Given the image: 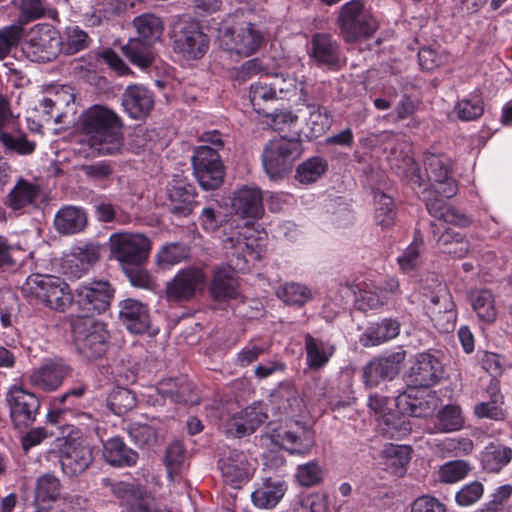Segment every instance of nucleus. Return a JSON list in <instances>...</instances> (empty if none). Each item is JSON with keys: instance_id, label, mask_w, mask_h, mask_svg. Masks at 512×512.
I'll return each mask as SVG.
<instances>
[{"instance_id": "69168bd1", "label": "nucleus", "mask_w": 512, "mask_h": 512, "mask_svg": "<svg viewBox=\"0 0 512 512\" xmlns=\"http://www.w3.org/2000/svg\"><path fill=\"white\" fill-rule=\"evenodd\" d=\"M279 99L274 87L271 85L270 77L262 79L250 85V101L257 112H260V105L263 102Z\"/></svg>"}, {"instance_id": "aec40b11", "label": "nucleus", "mask_w": 512, "mask_h": 512, "mask_svg": "<svg viewBox=\"0 0 512 512\" xmlns=\"http://www.w3.org/2000/svg\"><path fill=\"white\" fill-rule=\"evenodd\" d=\"M112 493L117 497L127 512H171L162 506L146 490L127 482H117L112 486Z\"/></svg>"}, {"instance_id": "cd10ccee", "label": "nucleus", "mask_w": 512, "mask_h": 512, "mask_svg": "<svg viewBox=\"0 0 512 512\" xmlns=\"http://www.w3.org/2000/svg\"><path fill=\"white\" fill-rule=\"evenodd\" d=\"M438 398L429 388L409 386L398 396V404L413 417H427L437 407Z\"/></svg>"}, {"instance_id": "5fc2aeb1", "label": "nucleus", "mask_w": 512, "mask_h": 512, "mask_svg": "<svg viewBox=\"0 0 512 512\" xmlns=\"http://www.w3.org/2000/svg\"><path fill=\"white\" fill-rule=\"evenodd\" d=\"M0 142L10 152L19 155H30L35 151L36 143L28 139L26 133L12 129L0 133Z\"/></svg>"}, {"instance_id": "4468645a", "label": "nucleus", "mask_w": 512, "mask_h": 512, "mask_svg": "<svg viewBox=\"0 0 512 512\" xmlns=\"http://www.w3.org/2000/svg\"><path fill=\"white\" fill-rule=\"evenodd\" d=\"M231 208L234 214L245 219L246 223L239 225L234 224V221L228 222L224 226L222 235L225 230L229 231L230 226L234 228L249 226L266 234L264 230H259L254 226V222L262 218L264 214L263 192L260 188L254 185H244L238 188L231 199Z\"/></svg>"}, {"instance_id": "9b49d317", "label": "nucleus", "mask_w": 512, "mask_h": 512, "mask_svg": "<svg viewBox=\"0 0 512 512\" xmlns=\"http://www.w3.org/2000/svg\"><path fill=\"white\" fill-rule=\"evenodd\" d=\"M420 294L421 301L430 319L438 323L439 316L443 314L446 320L444 330L453 329L456 319L455 305L446 286L438 278H432L430 282L426 280L421 285Z\"/></svg>"}, {"instance_id": "423d86ee", "label": "nucleus", "mask_w": 512, "mask_h": 512, "mask_svg": "<svg viewBox=\"0 0 512 512\" xmlns=\"http://www.w3.org/2000/svg\"><path fill=\"white\" fill-rule=\"evenodd\" d=\"M298 137L299 133L290 139L280 136L265 145L262 153V166L271 180L282 178L301 155L302 145Z\"/></svg>"}, {"instance_id": "e2e57ef3", "label": "nucleus", "mask_w": 512, "mask_h": 512, "mask_svg": "<svg viewBox=\"0 0 512 512\" xmlns=\"http://www.w3.org/2000/svg\"><path fill=\"white\" fill-rule=\"evenodd\" d=\"M454 112L462 121H473L484 112L483 100L478 94L470 95L455 105Z\"/></svg>"}, {"instance_id": "e433bc0d", "label": "nucleus", "mask_w": 512, "mask_h": 512, "mask_svg": "<svg viewBox=\"0 0 512 512\" xmlns=\"http://www.w3.org/2000/svg\"><path fill=\"white\" fill-rule=\"evenodd\" d=\"M102 456L109 465L117 468L132 467L138 460V453L119 436L103 442Z\"/></svg>"}, {"instance_id": "4c0bfd02", "label": "nucleus", "mask_w": 512, "mask_h": 512, "mask_svg": "<svg viewBox=\"0 0 512 512\" xmlns=\"http://www.w3.org/2000/svg\"><path fill=\"white\" fill-rule=\"evenodd\" d=\"M306 364L311 370L325 367L333 354L335 346L328 340L306 334L304 336Z\"/></svg>"}, {"instance_id": "a211bd4d", "label": "nucleus", "mask_w": 512, "mask_h": 512, "mask_svg": "<svg viewBox=\"0 0 512 512\" xmlns=\"http://www.w3.org/2000/svg\"><path fill=\"white\" fill-rule=\"evenodd\" d=\"M218 468L225 483L240 488L253 477L256 461L244 451L228 449L220 454Z\"/></svg>"}, {"instance_id": "8fccbe9b", "label": "nucleus", "mask_w": 512, "mask_h": 512, "mask_svg": "<svg viewBox=\"0 0 512 512\" xmlns=\"http://www.w3.org/2000/svg\"><path fill=\"white\" fill-rule=\"evenodd\" d=\"M340 292H350L361 310L376 309L386 302L377 287L370 290L368 287L362 288L359 284L351 283L343 286Z\"/></svg>"}, {"instance_id": "4d7b16f0", "label": "nucleus", "mask_w": 512, "mask_h": 512, "mask_svg": "<svg viewBox=\"0 0 512 512\" xmlns=\"http://www.w3.org/2000/svg\"><path fill=\"white\" fill-rule=\"evenodd\" d=\"M471 470V464L466 460H450L440 465L437 477L441 483L454 484L463 480Z\"/></svg>"}, {"instance_id": "393cba45", "label": "nucleus", "mask_w": 512, "mask_h": 512, "mask_svg": "<svg viewBox=\"0 0 512 512\" xmlns=\"http://www.w3.org/2000/svg\"><path fill=\"white\" fill-rule=\"evenodd\" d=\"M153 391L157 394V398L152 401L153 405H161L166 399L185 405H195L200 401L193 383L185 376L162 379Z\"/></svg>"}, {"instance_id": "20e7f679", "label": "nucleus", "mask_w": 512, "mask_h": 512, "mask_svg": "<svg viewBox=\"0 0 512 512\" xmlns=\"http://www.w3.org/2000/svg\"><path fill=\"white\" fill-rule=\"evenodd\" d=\"M23 294L36 299L50 309L64 312L74 303L69 285L60 277L43 274L28 276L22 286Z\"/></svg>"}, {"instance_id": "39448f33", "label": "nucleus", "mask_w": 512, "mask_h": 512, "mask_svg": "<svg viewBox=\"0 0 512 512\" xmlns=\"http://www.w3.org/2000/svg\"><path fill=\"white\" fill-rule=\"evenodd\" d=\"M220 46L229 53L240 57H249L262 45L264 35L251 22L230 23L225 20L218 28Z\"/></svg>"}, {"instance_id": "7ed1b4c3", "label": "nucleus", "mask_w": 512, "mask_h": 512, "mask_svg": "<svg viewBox=\"0 0 512 512\" xmlns=\"http://www.w3.org/2000/svg\"><path fill=\"white\" fill-rule=\"evenodd\" d=\"M340 35L346 43H356L370 38L378 29L372 9L363 0L343 4L336 19Z\"/></svg>"}, {"instance_id": "ddd939ff", "label": "nucleus", "mask_w": 512, "mask_h": 512, "mask_svg": "<svg viewBox=\"0 0 512 512\" xmlns=\"http://www.w3.org/2000/svg\"><path fill=\"white\" fill-rule=\"evenodd\" d=\"M5 401L15 428H27L34 423L40 409V399L36 394L28 391L22 384L14 383L9 386Z\"/></svg>"}, {"instance_id": "f3484780", "label": "nucleus", "mask_w": 512, "mask_h": 512, "mask_svg": "<svg viewBox=\"0 0 512 512\" xmlns=\"http://www.w3.org/2000/svg\"><path fill=\"white\" fill-rule=\"evenodd\" d=\"M194 175L205 190L217 189L224 180V166L216 149L208 145L196 148L192 157Z\"/></svg>"}, {"instance_id": "c85d7f7f", "label": "nucleus", "mask_w": 512, "mask_h": 512, "mask_svg": "<svg viewBox=\"0 0 512 512\" xmlns=\"http://www.w3.org/2000/svg\"><path fill=\"white\" fill-rule=\"evenodd\" d=\"M204 283L205 276L200 269L194 267L183 269L167 284V297L174 301L189 300L194 296L196 289Z\"/></svg>"}, {"instance_id": "13d9d810", "label": "nucleus", "mask_w": 512, "mask_h": 512, "mask_svg": "<svg viewBox=\"0 0 512 512\" xmlns=\"http://www.w3.org/2000/svg\"><path fill=\"white\" fill-rule=\"evenodd\" d=\"M423 246V237L419 231H416L413 241L397 257V262L403 272L410 273L419 266L421 262V252L423 250Z\"/></svg>"}, {"instance_id": "6e6552de", "label": "nucleus", "mask_w": 512, "mask_h": 512, "mask_svg": "<svg viewBox=\"0 0 512 512\" xmlns=\"http://www.w3.org/2000/svg\"><path fill=\"white\" fill-rule=\"evenodd\" d=\"M424 201L429 214L440 222L439 225L431 223V227L433 237L436 239L439 249L443 252L445 248L452 247L455 241L461 237V234L452 228L444 227L443 224L450 223L464 227L470 223V219L443 199L424 197Z\"/></svg>"}, {"instance_id": "ea45409f", "label": "nucleus", "mask_w": 512, "mask_h": 512, "mask_svg": "<svg viewBox=\"0 0 512 512\" xmlns=\"http://www.w3.org/2000/svg\"><path fill=\"white\" fill-rule=\"evenodd\" d=\"M400 333V323L396 319L384 318L371 323L360 337L365 347L378 346L397 337Z\"/></svg>"}, {"instance_id": "f03ea898", "label": "nucleus", "mask_w": 512, "mask_h": 512, "mask_svg": "<svg viewBox=\"0 0 512 512\" xmlns=\"http://www.w3.org/2000/svg\"><path fill=\"white\" fill-rule=\"evenodd\" d=\"M82 142L89 147L91 155H113L124 146L122 121L111 109L95 105L83 115L81 121Z\"/></svg>"}, {"instance_id": "4be33fe9", "label": "nucleus", "mask_w": 512, "mask_h": 512, "mask_svg": "<svg viewBox=\"0 0 512 512\" xmlns=\"http://www.w3.org/2000/svg\"><path fill=\"white\" fill-rule=\"evenodd\" d=\"M267 419V405L254 402L231 416L225 424V430L228 436L242 438L254 433Z\"/></svg>"}, {"instance_id": "de8ad7c7", "label": "nucleus", "mask_w": 512, "mask_h": 512, "mask_svg": "<svg viewBox=\"0 0 512 512\" xmlns=\"http://www.w3.org/2000/svg\"><path fill=\"white\" fill-rule=\"evenodd\" d=\"M153 44H147L141 39H130L126 45L122 47L124 55L129 61L140 68L147 70L154 62L155 56L151 49Z\"/></svg>"}, {"instance_id": "5701e85b", "label": "nucleus", "mask_w": 512, "mask_h": 512, "mask_svg": "<svg viewBox=\"0 0 512 512\" xmlns=\"http://www.w3.org/2000/svg\"><path fill=\"white\" fill-rule=\"evenodd\" d=\"M308 55L321 69L337 70L340 67V45L329 33L317 32L312 35L308 43Z\"/></svg>"}, {"instance_id": "c9c22d12", "label": "nucleus", "mask_w": 512, "mask_h": 512, "mask_svg": "<svg viewBox=\"0 0 512 512\" xmlns=\"http://www.w3.org/2000/svg\"><path fill=\"white\" fill-rule=\"evenodd\" d=\"M287 486L279 478H265L251 493L254 506L260 509H272L283 498Z\"/></svg>"}, {"instance_id": "6e6d98bb", "label": "nucleus", "mask_w": 512, "mask_h": 512, "mask_svg": "<svg viewBox=\"0 0 512 512\" xmlns=\"http://www.w3.org/2000/svg\"><path fill=\"white\" fill-rule=\"evenodd\" d=\"M375 203V221L382 228H389L395 221V205L392 198L382 191L373 192Z\"/></svg>"}, {"instance_id": "58836bf2", "label": "nucleus", "mask_w": 512, "mask_h": 512, "mask_svg": "<svg viewBox=\"0 0 512 512\" xmlns=\"http://www.w3.org/2000/svg\"><path fill=\"white\" fill-rule=\"evenodd\" d=\"M167 196L173 214L186 216L192 212L195 204V191L192 185L174 180L167 187Z\"/></svg>"}, {"instance_id": "09e8293b", "label": "nucleus", "mask_w": 512, "mask_h": 512, "mask_svg": "<svg viewBox=\"0 0 512 512\" xmlns=\"http://www.w3.org/2000/svg\"><path fill=\"white\" fill-rule=\"evenodd\" d=\"M396 149L391 147V156L388 157L390 161L391 168L397 169V173L405 178L408 181L421 188L425 185V179L423 178L420 168L417 163L413 160L411 156L407 153L402 157V159H398L396 156Z\"/></svg>"}, {"instance_id": "3c124183", "label": "nucleus", "mask_w": 512, "mask_h": 512, "mask_svg": "<svg viewBox=\"0 0 512 512\" xmlns=\"http://www.w3.org/2000/svg\"><path fill=\"white\" fill-rule=\"evenodd\" d=\"M487 391L491 399L476 404L474 407L475 415L478 418H488L496 421L503 419L504 413L501 407L502 395L500 394L497 383H491Z\"/></svg>"}, {"instance_id": "b1692460", "label": "nucleus", "mask_w": 512, "mask_h": 512, "mask_svg": "<svg viewBox=\"0 0 512 512\" xmlns=\"http://www.w3.org/2000/svg\"><path fill=\"white\" fill-rule=\"evenodd\" d=\"M70 365L61 358L46 359L28 375L29 383L45 392L57 390L70 374Z\"/></svg>"}, {"instance_id": "37998d69", "label": "nucleus", "mask_w": 512, "mask_h": 512, "mask_svg": "<svg viewBox=\"0 0 512 512\" xmlns=\"http://www.w3.org/2000/svg\"><path fill=\"white\" fill-rule=\"evenodd\" d=\"M39 194L37 185L20 179L7 195L6 204L14 211H20L35 203Z\"/></svg>"}, {"instance_id": "72a5a7b5", "label": "nucleus", "mask_w": 512, "mask_h": 512, "mask_svg": "<svg viewBox=\"0 0 512 512\" xmlns=\"http://www.w3.org/2000/svg\"><path fill=\"white\" fill-rule=\"evenodd\" d=\"M88 216L84 208L74 205L61 207L54 216L55 230L61 235H74L87 226Z\"/></svg>"}, {"instance_id": "603ef678", "label": "nucleus", "mask_w": 512, "mask_h": 512, "mask_svg": "<svg viewBox=\"0 0 512 512\" xmlns=\"http://www.w3.org/2000/svg\"><path fill=\"white\" fill-rule=\"evenodd\" d=\"M435 428L439 432L450 433L460 430L464 425L461 408L455 404L442 407L437 413Z\"/></svg>"}, {"instance_id": "0eeeda50", "label": "nucleus", "mask_w": 512, "mask_h": 512, "mask_svg": "<svg viewBox=\"0 0 512 512\" xmlns=\"http://www.w3.org/2000/svg\"><path fill=\"white\" fill-rule=\"evenodd\" d=\"M22 52L32 62L45 63L54 60L62 52L60 32L49 23H38L27 33Z\"/></svg>"}, {"instance_id": "79ce46f5", "label": "nucleus", "mask_w": 512, "mask_h": 512, "mask_svg": "<svg viewBox=\"0 0 512 512\" xmlns=\"http://www.w3.org/2000/svg\"><path fill=\"white\" fill-rule=\"evenodd\" d=\"M411 448L407 445L388 444L381 451L384 469L389 473L402 476L410 461Z\"/></svg>"}, {"instance_id": "2f4dec72", "label": "nucleus", "mask_w": 512, "mask_h": 512, "mask_svg": "<svg viewBox=\"0 0 512 512\" xmlns=\"http://www.w3.org/2000/svg\"><path fill=\"white\" fill-rule=\"evenodd\" d=\"M119 318L133 334H144L151 323L148 307L142 302L127 298L119 303Z\"/></svg>"}, {"instance_id": "f257e3e1", "label": "nucleus", "mask_w": 512, "mask_h": 512, "mask_svg": "<svg viewBox=\"0 0 512 512\" xmlns=\"http://www.w3.org/2000/svg\"><path fill=\"white\" fill-rule=\"evenodd\" d=\"M267 244V234L252 227L230 226L222 235V245L229 263L218 267L213 274L210 293L215 300L235 299L238 297L236 272L249 269V261L262 258Z\"/></svg>"}, {"instance_id": "0e129e2a", "label": "nucleus", "mask_w": 512, "mask_h": 512, "mask_svg": "<svg viewBox=\"0 0 512 512\" xmlns=\"http://www.w3.org/2000/svg\"><path fill=\"white\" fill-rule=\"evenodd\" d=\"M324 471L317 461H309L305 464L298 465L295 478L299 485L304 487H312L322 482Z\"/></svg>"}, {"instance_id": "dca6fc26", "label": "nucleus", "mask_w": 512, "mask_h": 512, "mask_svg": "<svg viewBox=\"0 0 512 512\" xmlns=\"http://www.w3.org/2000/svg\"><path fill=\"white\" fill-rule=\"evenodd\" d=\"M151 246L150 239L142 233H114L110 236L111 254L122 264H143Z\"/></svg>"}, {"instance_id": "6ab92c4d", "label": "nucleus", "mask_w": 512, "mask_h": 512, "mask_svg": "<svg viewBox=\"0 0 512 512\" xmlns=\"http://www.w3.org/2000/svg\"><path fill=\"white\" fill-rule=\"evenodd\" d=\"M209 36L194 22L186 23L173 35V50L186 60H199L208 51Z\"/></svg>"}, {"instance_id": "f704fd0d", "label": "nucleus", "mask_w": 512, "mask_h": 512, "mask_svg": "<svg viewBox=\"0 0 512 512\" xmlns=\"http://www.w3.org/2000/svg\"><path fill=\"white\" fill-rule=\"evenodd\" d=\"M298 102L309 110V117L306 120V126L309 129L310 137L317 138L323 135L332 124L330 112L323 106L310 101L308 91L302 85L300 88V98Z\"/></svg>"}, {"instance_id": "a19ab883", "label": "nucleus", "mask_w": 512, "mask_h": 512, "mask_svg": "<svg viewBox=\"0 0 512 512\" xmlns=\"http://www.w3.org/2000/svg\"><path fill=\"white\" fill-rule=\"evenodd\" d=\"M512 449L499 442H491L480 453L482 468L487 472L497 473L510 463Z\"/></svg>"}, {"instance_id": "864d4df0", "label": "nucleus", "mask_w": 512, "mask_h": 512, "mask_svg": "<svg viewBox=\"0 0 512 512\" xmlns=\"http://www.w3.org/2000/svg\"><path fill=\"white\" fill-rule=\"evenodd\" d=\"M328 169V162L321 156H313L302 162L296 169V179L302 184L316 182Z\"/></svg>"}, {"instance_id": "bb28decb", "label": "nucleus", "mask_w": 512, "mask_h": 512, "mask_svg": "<svg viewBox=\"0 0 512 512\" xmlns=\"http://www.w3.org/2000/svg\"><path fill=\"white\" fill-rule=\"evenodd\" d=\"M99 258V249L91 243L75 246L61 259V271L70 279L85 275Z\"/></svg>"}, {"instance_id": "774afa93", "label": "nucleus", "mask_w": 512, "mask_h": 512, "mask_svg": "<svg viewBox=\"0 0 512 512\" xmlns=\"http://www.w3.org/2000/svg\"><path fill=\"white\" fill-rule=\"evenodd\" d=\"M89 37L78 26L67 27L65 30V42L62 41V52L72 55L88 47Z\"/></svg>"}, {"instance_id": "680f3d73", "label": "nucleus", "mask_w": 512, "mask_h": 512, "mask_svg": "<svg viewBox=\"0 0 512 512\" xmlns=\"http://www.w3.org/2000/svg\"><path fill=\"white\" fill-rule=\"evenodd\" d=\"M135 395L125 387H117L108 398V406L110 410L118 416L126 414L136 406Z\"/></svg>"}, {"instance_id": "f8f14e48", "label": "nucleus", "mask_w": 512, "mask_h": 512, "mask_svg": "<svg viewBox=\"0 0 512 512\" xmlns=\"http://www.w3.org/2000/svg\"><path fill=\"white\" fill-rule=\"evenodd\" d=\"M268 428L271 441L291 454H307L315 444L314 431L303 422L289 421L279 427L270 422Z\"/></svg>"}, {"instance_id": "c03bdc74", "label": "nucleus", "mask_w": 512, "mask_h": 512, "mask_svg": "<svg viewBox=\"0 0 512 512\" xmlns=\"http://www.w3.org/2000/svg\"><path fill=\"white\" fill-rule=\"evenodd\" d=\"M379 432L388 439L400 440L411 431V424L406 416L399 412H389L378 420Z\"/></svg>"}, {"instance_id": "a18cd8bd", "label": "nucleus", "mask_w": 512, "mask_h": 512, "mask_svg": "<svg viewBox=\"0 0 512 512\" xmlns=\"http://www.w3.org/2000/svg\"><path fill=\"white\" fill-rule=\"evenodd\" d=\"M470 302L481 322L487 324L494 322L497 316V310L494 295L490 290L479 289L471 292Z\"/></svg>"}, {"instance_id": "2eb2a0df", "label": "nucleus", "mask_w": 512, "mask_h": 512, "mask_svg": "<svg viewBox=\"0 0 512 512\" xmlns=\"http://www.w3.org/2000/svg\"><path fill=\"white\" fill-rule=\"evenodd\" d=\"M114 289L107 280L94 279L78 285L74 292V304L83 317L104 312L110 305Z\"/></svg>"}, {"instance_id": "bf43d9fd", "label": "nucleus", "mask_w": 512, "mask_h": 512, "mask_svg": "<svg viewBox=\"0 0 512 512\" xmlns=\"http://www.w3.org/2000/svg\"><path fill=\"white\" fill-rule=\"evenodd\" d=\"M278 297L287 304L303 306L312 299L311 289L299 282H288L277 292Z\"/></svg>"}, {"instance_id": "a878e982", "label": "nucleus", "mask_w": 512, "mask_h": 512, "mask_svg": "<svg viewBox=\"0 0 512 512\" xmlns=\"http://www.w3.org/2000/svg\"><path fill=\"white\" fill-rule=\"evenodd\" d=\"M405 355L404 350H398L368 362L362 374L365 385L374 387L382 381L392 380L398 374Z\"/></svg>"}, {"instance_id": "c756f323", "label": "nucleus", "mask_w": 512, "mask_h": 512, "mask_svg": "<svg viewBox=\"0 0 512 512\" xmlns=\"http://www.w3.org/2000/svg\"><path fill=\"white\" fill-rule=\"evenodd\" d=\"M441 374L440 361L429 353H420L415 357L408 378L410 386L430 388L439 381Z\"/></svg>"}, {"instance_id": "473e14b6", "label": "nucleus", "mask_w": 512, "mask_h": 512, "mask_svg": "<svg viewBox=\"0 0 512 512\" xmlns=\"http://www.w3.org/2000/svg\"><path fill=\"white\" fill-rule=\"evenodd\" d=\"M29 256L24 243L16 236L0 235V271L11 272L19 269Z\"/></svg>"}, {"instance_id": "7c9ffc66", "label": "nucleus", "mask_w": 512, "mask_h": 512, "mask_svg": "<svg viewBox=\"0 0 512 512\" xmlns=\"http://www.w3.org/2000/svg\"><path fill=\"white\" fill-rule=\"evenodd\" d=\"M122 106L129 117L143 119L154 107V94L144 85H128L122 94Z\"/></svg>"}, {"instance_id": "1a4fd4ad", "label": "nucleus", "mask_w": 512, "mask_h": 512, "mask_svg": "<svg viewBox=\"0 0 512 512\" xmlns=\"http://www.w3.org/2000/svg\"><path fill=\"white\" fill-rule=\"evenodd\" d=\"M74 343L81 354L99 358L107 350L108 332L104 324L93 317H77L72 321Z\"/></svg>"}, {"instance_id": "9d476101", "label": "nucleus", "mask_w": 512, "mask_h": 512, "mask_svg": "<svg viewBox=\"0 0 512 512\" xmlns=\"http://www.w3.org/2000/svg\"><path fill=\"white\" fill-rule=\"evenodd\" d=\"M424 168L431 188L437 196L433 198L449 199L456 195L458 186L452 177V161L445 154L426 152L423 158ZM431 191H424V197L432 198Z\"/></svg>"}, {"instance_id": "338daca9", "label": "nucleus", "mask_w": 512, "mask_h": 512, "mask_svg": "<svg viewBox=\"0 0 512 512\" xmlns=\"http://www.w3.org/2000/svg\"><path fill=\"white\" fill-rule=\"evenodd\" d=\"M186 451L183 444L179 441L171 443L166 450L165 465L168 477L172 479L174 474H178L184 468Z\"/></svg>"}, {"instance_id": "412c9836", "label": "nucleus", "mask_w": 512, "mask_h": 512, "mask_svg": "<svg viewBox=\"0 0 512 512\" xmlns=\"http://www.w3.org/2000/svg\"><path fill=\"white\" fill-rule=\"evenodd\" d=\"M92 448L83 440L67 438L59 449L61 469L68 477L83 473L93 462Z\"/></svg>"}, {"instance_id": "052dcab7", "label": "nucleus", "mask_w": 512, "mask_h": 512, "mask_svg": "<svg viewBox=\"0 0 512 512\" xmlns=\"http://www.w3.org/2000/svg\"><path fill=\"white\" fill-rule=\"evenodd\" d=\"M271 85L279 99H291L293 96H300V88L303 85L307 90V84L291 75L275 74L270 77Z\"/></svg>"}, {"instance_id": "49530a36", "label": "nucleus", "mask_w": 512, "mask_h": 512, "mask_svg": "<svg viewBox=\"0 0 512 512\" xmlns=\"http://www.w3.org/2000/svg\"><path fill=\"white\" fill-rule=\"evenodd\" d=\"M133 25L137 31L138 39L147 44H154L160 40L164 29L162 20L151 13L137 16L133 20Z\"/></svg>"}]
</instances>
